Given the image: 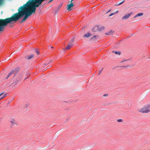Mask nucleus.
I'll return each mask as SVG.
<instances>
[{
	"label": "nucleus",
	"mask_w": 150,
	"mask_h": 150,
	"mask_svg": "<svg viewBox=\"0 0 150 150\" xmlns=\"http://www.w3.org/2000/svg\"><path fill=\"white\" fill-rule=\"evenodd\" d=\"M4 92H2L0 93V100L6 97V95L4 94Z\"/></svg>",
	"instance_id": "nucleus-9"
},
{
	"label": "nucleus",
	"mask_w": 150,
	"mask_h": 150,
	"mask_svg": "<svg viewBox=\"0 0 150 150\" xmlns=\"http://www.w3.org/2000/svg\"><path fill=\"white\" fill-rule=\"evenodd\" d=\"M133 13L131 12L129 13H127L122 18V20L127 19L129 18L130 16Z\"/></svg>",
	"instance_id": "nucleus-6"
},
{
	"label": "nucleus",
	"mask_w": 150,
	"mask_h": 150,
	"mask_svg": "<svg viewBox=\"0 0 150 150\" xmlns=\"http://www.w3.org/2000/svg\"><path fill=\"white\" fill-rule=\"evenodd\" d=\"M11 122L13 125H14L16 124V121L14 119H12L10 121Z\"/></svg>",
	"instance_id": "nucleus-13"
},
{
	"label": "nucleus",
	"mask_w": 150,
	"mask_h": 150,
	"mask_svg": "<svg viewBox=\"0 0 150 150\" xmlns=\"http://www.w3.org/2000/svg\"><path fill=\"white\" fill-rule=\"evenodd\" d=\"M111 11V9L110 10H109L107 12H106V13H108L109 12H110Z\"/></svg>",
	"instance_id": "nucleus-26"
},
{
	"label": "nucleus",
	"mask_w": 150,
	"mask_h": 150,
	"mask_svg": "<svg viewBox=\"0 0 150 150\" xmlns=\"http://www.w3.org/2000/svg\"><path fill=\"white\" fill-rule=\"evenodd\" d=\"M35 51L37 53V54H39V51L37 49H35Z\"/></svg>",
	"instance_id": "nucleus-23"
},
{
	"label": "nucleus",
	"mask_w": 150,
	"mask_h": 150,
	"mask_svg": "<svg viewBox=\"0 0 150 150\" xmlns=\"http://www.w3.org/2000/svg\"><path fill=\"white\" fill-rule=\"evenodd\" d=\"M112 52L115 53V54H118L119 55H120V52H118L117 51L114 52V51H113Z\"/></svg>",
	"instance_id": "nucleus-19"
},
{
	"label": "nucleus",
	"mask_w": 150,
	"mask_h": 150,
	"mask_svg": "<svg viewBox=\"0 0 150 150\" xmlns=\"http://www.w3.org/2000/svg\"><path fill=\"white\" fill-rule=\"evenodd\" d=\"M24 16L23 17V18L21 20V23H22L24 22L29 16V15L26 13H25V14L24 15Z\"/></svg>",
	"instance_id": "nucleus-7"
},
{
	"label": "nucleus",
	"mask_w": 150,
	"mask_h": 150,
	"mask_svg": "<svg viewBox=\"0 0 150 150\" xmlns=\"http://www.w3.org/2000/svg\"><path fill=\"white\" fill-rule=\"evenodd\" d=\"M126 60H125V61ZM124 61H122V62H124Z\"/></svg>",
	"instance_id": "nucleus-30"
},
{
	"label": "nucleus",
	"mask_w": 150,
	"mask_h": 150,
	"mask_svg": "<svg viewBox=\"0 0 150 150\" xmlns=\"http://www.w3.org/2000/svg\"><path fill=\"white\" fill-rule=\"evenodd\" d=\"M117 121L119 122H122V120L121 119H118L117 120Z\"/></svg>",
	"instance_id": "nucleus-24"
},
{
	"label": "nucleus",
	"mask_w": 150,
	"mask_h": 150,
	"mask_svg": "<svg viewBox=\"0 0 150 150\" xmlns=\"http://www.w3.org/2000/svg\"><path fill=\"white\" fill-rule=\"evenodd\" d=\"M139 111L142 113H147L150 112V104L144 106L139 110Z\"/></svg>",
	"instance_id": "nucleus-3"
},
{
	"label": "nucleus",
	"mask_w": 150,
	"mask_h": 150,
	"mask_svg": "<svg viewBox=\"0 0 150 150\" xmlns=\"http://www.w3.org/2000/svg\"><path fill=\"white\" fill-rule=\"evenodd\" d=\"M53 1V0H50L48 2V3H50L51 2H52V1Z\"/></svg>",
	"instance_id": "nucleus-27"
},
{
	"label": "nucleus",
	"mask_w": 150,
	"mask_h": 150,
	"mask_svg": "<svg viewBox=\"0 0 150 150\" xmlns=\"http://www.w3.org/2000/svg\"><path fill=\"white\" fill-rule=\"evenodd\" d=\"M52 67V66H50L49 67H46V68L44 69L45 70L46 69H48L49 68H50Z\"/></svg>",
	"instance_id": "nucleus-25"
},
{
	"label": "nucleus",
	"mask_w": 150,
	"mask_h": 150,
	"mask_svg": "<svg viewBox=\"0 0 150 150\" xmlns=\"http://www.w3.org/2000/svg\"><path fill=\"white\" fill-rule=\"evenodd\" d=\"M143 15V13H138L134 17V18H135L137 17L140 16H142Z\"/></svg>",
	"instance_id": "nucleus-12"
},
{
	"label": "nucleus",
	"mask_w": 150,
	"mask_h": 150,
	"mask_svg": "<svg viewBox=\"0 0 150 150\" xmlns=\"http://www.w3.org/2000/svg\"><path fill=\"white\" fill-rule=\"evenodd\" d=\"M15 71H12L9 73L8 74L7 76L6 77V79H7L12 74H14Z\"/></svg>",
	"instance_id": "nucleus-14"
},
{
	"label": "nucleus",
	"mask_w": 150,
	"mask_h": 150,
	"mask_svg": "<svg viewBox=\"0 0 150 150\" xmlns=\"http://www.w3.org/2000/svg\"><path fill=\"white\" fill-rule=\"evenodd\" d=\"M98 36V35H94L93 37H92L91 38V40H92L94 39H95Z\"/></svg>",
	"instance_id": "nucleus-21"
},
{
	"label": "nucleus",
	"mask_w": 150,
	"mask_h": 150,
	"mask_svg": "<svg viewBox=\"0 0 150 150\" xmlns=\"http://www.w3.org/2000/svg\"><path fill=\"white\" fill-rule=\"evenodd\" d=\"M118 12V11H115V12H114V13H111L109 15V16H111L117 13Z\"/></svg>",
	"instance_id": "nucleus-18"
},
{
	"label": "nucleus",
	"mask_w": 150,
	"mask_h": 150,
	"mask_svg": "<svg viewBox=\"0 0 150 150\" xmlns=\"http://www.w3.org/2000/svg\"><path fill=\"white\" fill-rule=\"evenodd\" d=\"M74 0H71V1H70L71 2H72Z\"/></svg>",
	"instance_id": "nucleus-29"
},
{
	"label": "nucleus",
	"mask_w": 150,
	"mask_h": 150,
	"mask_svg": "<svg viewBox=\"0 0 150 150\" xmlns=\"http://www.w3.org/2000/svg\"><path fill=\"white\" fill-rule=\"evenodd\" d=\"M113 31H112V30H111L109 31H108L107 33H106L105 34L106 35H111L112 34Z\"/></svg>",
	"instance_id": "nucleus-17"
},
{
	"label": "nucleus",
	"mask_w": 150,
	"mask_h": 150,
	"mask_svg": "<svg viewBox=\"0 0 150 150\" xmlns=\"http://www.w3.org/2000/svg\"><path fill=\"white\" fill-rule=\"evenodd\" d=\"M52 62V61L50 60L48 62H46V63L43 66V67H45L47 65H48V64H49L50 63H51Z\"/></svg>",
	"instance_id": "nucleus-15"
},
{
	"label": "nucleus",
	"mask_w": 150,
	"mask_h": 150,
	"mask_svg": "<svg viewBox=\"0 0 150 150\" xmlns=\"http://www.w3.org/2000/svg\"><path fill=\"white\" fill-rule=\"evenodd\" d=\"M102 69H102V70H100V71H99V74H100L101 73V71H102Z\"/></svg>",
	"instance_id": "nucleus-28"
},
{
	"label": "nucleus",
	"mask_w": 150,
	"mask_h": 150,
	"mask_svg": "<svg viewBox=\"0 0 150 150\" xmlns=\"http://www.w3.org/2000/svg\"><path fill=\"white\" fill-rule=\"evenodd\" d=\"M91 35V33H88L86 34H85L83 35V37L84 38H88Z\"/></svg>",
	"instance_id": "nucleus-11"
},
{
	"label": "nucleus",
	"mask_w": 150,
	"mask_h": 150,
	"mask_svg": "<svg viewBox=\"0 0 150 150\" xmlns=\"http://www.w3.org/2000/svg\"><path fill=\"white\" fill-rule=\"evenodd\" d=\"M28 6L25 5L21 6L18 8V12L14 13L11 17L2 19L6 26L7 24L11 23L12 22H16L24 16L25 13H27L29 16H30L33 13L28 8Z\"/></svg>",
	"instance_id": "nucleus-1"
},
{
	"label": "nucleus",
	"mask_w": 150,
	"mask_h": 150,
	"mask_svg": "<svg viewBox=\"0 0 150 150\" xmlns=\"http://www.w3.org/2000/svg\"><path fill=\"white\" fill-rule=\"evenodd\" d=\"M6 26L2 19H0V31H2L5 27Z\"/></svg>",
	"instance_id": "nucleus-4"
},
{
	"label": "nucleus",
	"mask_w": 150,
	"mask_h": 150,
	"mask_svg": "<svg viewBox=\"0 0 150 150\" xmlns=\"http://www.w3.org/2000/svg\"><path fill=\"white\" fill-rule=\"evenodd\" d=\"M71 4L67 5V9L69 11H70L71 10V8L74 6V5L73 3L71 2Z\"/></svg>",
	"instance_id": "nucleus-8"
},
{
	"label": "nucleus",
	"mask_w": 150,
	"mask_h": 150,
	"mask_svg": "<svg viewBox=\"0 0 150 150\" xmlns=\"http://www.w3.org/2000/svg\"><path fill=\"white\" fill-rule=\"evenodd\" d=\"M74 41V38H73L72 40L69 42V43L67 45L66 49L67 50H69L70 48L73 46V43Z\"/></svg>",
	"instance_id": "nucleus-5"
},
{
	"label": "nucleus",
	"mask_w": 150,
	"mask_h": 150,
	"mask_svg": "<svg viewBox=\"0 0 150 150\" xmlns=\"http://www.w3.org/2000/svg\"><path fill=\"white\" fill-rule=\"evenodd\" d=\"M34 57V55L33 54H31L28 56L25 57L27 59H30L33 58Z\"/></svg>",
	"instance_id": "nucleus-10"
},
{
	"label": "nucleus",
	"mask_w": 150,
	"mask_h": 150,
	"mask_svg": "<svg viewBox=\"0 0 150 150\" xmlns=\"http://www.w3.org/2000/svg\"><path fill=\"white\" fill-rule=\"evenodd\" d=\"M51 48H53V47H51Z\"/></svg>",
	"instance_id": "nucleus-31"
},
{
	"label": "nucleus",
	"mask_w": 150,
	"mask_h": 150,
	"mask_svg": "<svg viewBox=\"0 0 150 150\" xmlns=\"http://www.w3.org/2000/svg\"><path fill=\"white\" fill-rule=\"evenodd\" d=\"M52 62V61L50 60L48 62H46V63L43 66V67H45L47 65H48V64H49L50 63H51Z\"/></svg>",
	"instance_id": "nucleus-16"
},
{
	"label": "nucleus",
	"mask_w": 150,
	"mask_h": 150,
	"mask_svg": "<svg viewBox=\"0 0 150 150\" xmlns=\"http://www.w3.org/2000/svg\"><path fill=\"white\" fill-rule=\"evenodd\" d=\"M124 2V1H123L122 2H120V3H117L116 4V5L117 6V5H120L122 4Z\"/></svg>",
	"instance_id": "nucleus-20"
},
{
	"label": "nucleus",
	"mask_w": 150,
	"mask_h": 150,
	"mask_svg": "<svg viewBox=\"0 0 150 150\" xmlns=\"http://www.w3.org/2000/svg\"><path fill=\"white\" fill-rule=\"evenodd\" d=\"M43 1V0H29L25 4V5L27 6L30 10L33 13H35L36 8L40 6Z\"/></svg>",
	"instance_id": "nucleus-2"
},
{
	"label": "nucleus",
	"mask_w": 150,
	"mask_h": 150,
	"mask_svg": "<svg viewBox=\"0 0 150 150\" xmlns=\"http://www.w3.org/2000/svg\"><path fill=\"white\" fill-rule=\"evenodd\" d=\"M104 28H105V27L104 26H102L101 27L100 29H98V30L100 31L101 30L104 29Z\"/></svg>",
	"instance_id": "nucleus-22"
}]
</instances>
